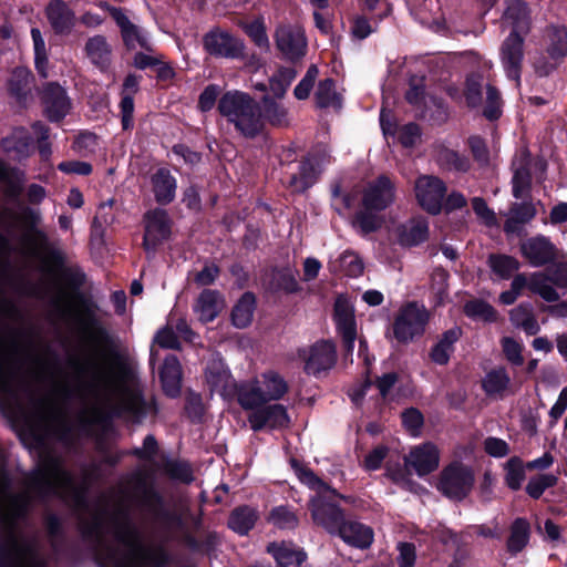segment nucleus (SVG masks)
<instances>
[{"label":"nucleus","instance_id":"nucleus-1","mask_svg":"<svg viewBox=\"0 0 567 567\" xmlns=\"http://www.w3.org/2000/svg\"><path fill=\"white\" fill-rule=\"evenodd\" d=\"M106 409L140 422L152 405L138 389L89 357L70 355L61 367L42 346L0 330V410L16 425L22 443L38 454L20 493H12L0 468V567H47L35 539L20 528L19 520L37 498L79 497L51 443L68 444L79 434H90Z\"/></svg>","mask_w":567,"mask_h":567},{"label":"nucleus","instance_id":"nucleus-2","mask_svg":"<svg viewBox=\"0 0 567 567\" xmlns=\"http://www.w3.org/2000/svg\"><path fill=\"white\" fill-rule=\"evenodd\" d=\"M107 532L114 544H101L97 560L101 567H162L167 554L159 545L146 544L138 529L120 507L110 518L96 516L92 534L100 537Z\"/></svg>","mask_w":567,"mask_h":567},{"label":"nucleus","instance_id":"nucleus-3","mask_svg":"<svg viewBox=\"0 0 567 567\" xmlns=\"http://www.w3.org/2000/svg\"><path fill=\"white\" fill-rule=\"evenodd\" d=\"M218 110L245 137H255L264 128L260 105L245 92L225 93L219 100Z\"/></svg>","mask_w":567,"mask_h":567},{"label":"nucleus","instance_id":"nucleus-4","mask_svg":"<svg viewBox=\"0 0 567 567\" xmlns=\"http://www.w3.org/2000/svg\"><path fill=\"white\" fill-rule=\"evenodd\" d=\"M299 478L316 492L310 502L313 522L334 534L343 522V515L333 499L341 496L309 470H300Z\"/></svg>","mask_w":567,"mask_h":567},{"label":"nucleus","instance_id":"nucleus-5","mask_svg":"<svg viewBox=\"0 0 567 567\" xmlns=\"http://www.w3.org/2000/svg\"><path fill=\"white\" fill-rule=\"evenodd\" d=\"M288 390L284 377L268 370L238 386V402L243 409H255L269 401L280 400Z\"/></svg>","mask_w":567,"mask_h":567},{"label":"nucleus","instance_id":"nucleus-6","mask_svg":"<svg viewBox=\"0 0 567 567\" xmlns=\"http://www.w3.org/2000/svg\"><path fill=\"white\" fill-rule=\"evenodd\" d=\"M430 320L427 309L419 303L411 302L403 307L393 323V333L401 343H409L425 332Z\"/></svg>","mask_w":567,"mask_h":567},{"label":"nucleus","instance_id":"nucleus-7","mask_svg":"<svg viewBox=\"0 0 567 567\" xmlns=\"http://www.w3.org/2000/svg\"><path fill=\"white\" fill-rule=\"evenodd\" d=\"M274 38L277 50L285 59L295 62L306 55L308 43L300 25L281 23L277 27Z\"/></svg>","mask_w":567,"mask_h":567},{"label":"nucleus","instance_id":"nucleus-8","mask_svg":"<svg viewBox=\"0 0 567 567\" xmlns=\"http://www.w3.org/2000/svg\"><path fill=\"white\" fill-rule=\"evenodd\" d=\"M473 484L474 475L471 468L452 464L442 472L439 489L449 498L460 501L471 492Z\"/></svg>","mask_w":567,"mask_h":567},{"label":"nucleus","instance_id":"nucleus-9","mask_svg":"<svg viewBox=\"0 0 567 567\" xmlns=\"http://www.w3.org/2000/svg\"><path fill=\"white\" fill-rule=\"evenodd\" d=\"M395 199V184L386 175L367 183L362 192V206L369 210H383Z\"/></svg>","mask_w":567,"mask_h":567},{"label":"nucleus","instance_id":"nucleus-10","mask_svg":"<svg viewBox=\"0 0 567 567\" xmlns=\"http://www.w3.org/2000/svg\"><path fill=\"white\" fill-rule=\"evenodd\" d=\"M414 193L423 209L430 214H437L441 212L446 187L440 178L432 175H422L415 181Z\"/></svg>","mask_w":567,"mask_h":567},{"label":"nucleus","instance_id":"nucleus-11","mask_svg":"<svg viewBox=\"0 0 567 567\" xmlns=\"http://www.w3.org/2000/svg\"><path fill=\"white\" fill-rule=\"evenodd\" d=\"M143 246L147 254H154L171 235V221L165 210L154 209L144 217Z\"/></svg>","mask_w":567,"mask_h":567},{"label":"nucleus","instance_id":"nucleus-12","mask_svg":"<svg viewBox=\"0 0 567 567\" xmlns=\"http://www.w3.org/2000/svg\"><path fill=\"white\" fill-rule=\"evenodd\" d=\"M520 251L523 257L534 267L551 264L560 257L556 246L549 238L543 235H537L523 241Z\"/></svg>","mask_w":567,"mask_h":567},{"label":"nucleus","instance_id":"nucleus-13","mask_svg":"<svg viewBox=\"0 0 567 567\" xmlns=\"http://www.w3.org/2000/svg\"><path fill=\"white\" fill-rule=\"evenodd\" d=\"M248 422L254 431H260L264 427L284 429L290 423L287 409L281 404H261L258 408L249 409Z\"/></svg>","mask_w":567,"mask_h":567},{"label":"nucleus","instance_id":"nucleus-14","mask_svg":"<svg viewBox=\"0 0 567 567\" xmlns=\"http://www.w3.org/2000/svg\"><path fill=\"white\" fill-rule=\"evenodd\" d=\"M439 451L431 443L414 446L409 454L404 456V466L406 472H414L419 476H424L439 466Z\"/></svg>","mask_w":567,"mask_h":567},{"label":"nucleus","instance_id":"nucleus-15","mask_svg":"<svg viewBox=\"0 0 567 567\" xmlns=\"http://www.w3.org/2000/svg\"><path fill=\"white\" fill-rule=\"evenodd\" d=\"M303 359L305 371L308 374L319 375L334 365L337 360L336 347L331 341H318L309 348Z\"/></svg>","mask_w":567,"mask_h":567},{"label":"nucleus","instance_id":"nucleus-16","mask_svg":"<svg viewBox=\"0 0 567 567\" xmlns=\"http://www.w3.org/2000/svg\"><path fill=\"white\" fill-rule=\"evenodd\" d=\"M205 49L213 55L225 58H238L243 54L241 40L224 31H213L204 38Z\"/></svg>","mask_w":567,"mask_h":567},{"label":"nucleus","instance_id":"nucleus-17","mask_svg":"<svg viewBox=\"0 0 567 567\" xmlns=\"http://www.w3.org/2000/svg\"><path fill=\"white\" fill-rule=\"evenodd\" d=\"M523 38L519 33L512 32L502 45V63L509 79L517 83L520 79V66L523 62Z\"/></svg>","mask_w":567,"mask_h":567},{"label":"nucleus","instance_id":"nucleus-18","mask_svg":"<svg viewBox=\"0 0 567 567\" xmlns=\"http://www.w3.org/2000/svg\"><path fill=\"white\" fill-rule=\"evenodd\" d=\"M206 381L212 391L223 398L238 394L235 380L221 360H212L206 369Z\"/></svg>","mask_w":567,"mask_h":567},{"label":"nucleus","instance_id":"nucleus-19","mask_svg":"<svg viewBox=\"0 0 567 567\" xmlns=\"http://www.w3.org/2000/svg\"><path fill=\"white\" fill-rule=\"evenodd\" d=\"M44 111L51 121L62 120L71 110L65 90L56 83H49L42 92Z\"/></svg>","mask_w":567,"mask_h":567},{"label":"nucleus","instance_id":"nucleus-20","mask_svg":"<svg viewBox=\"0 0 567 567\" xmlns=\"http://www.w3.org/2000/svg\"><path fill=\"white\" fill-rule=\"evenodd\" d=\"M225 307V299L217 290L205 289L196 298L193 312L200 322L207 323L214 321Z\"/></svg>","mask_w":567,"mask_h":567},{"label":"nucleus","instance_id":"nucleus-21","mask_svg":"<svg viewBox=\"0 0 567 567\" xmlns=\"http://www.w3.org/2000/svg\"><path fill=\"white\" fill-rule=\"evenodd\" d=\"M45 17L56 34H70L76 23L74 11L63 0H51L45 8Z\"/></svg>","mask_w":567,"mask_h":567},{"label":"nucleus","instance_id":"nucleus-22","mask_svg":"<svg viewBox=\"0 0 567 567\" xmlns=\"http://www.w3.org/2000/svg\"><path fill=\"white\" fill-rule=\"evenodd\" d=\"M334 320L348 352L353 350L357 336L353 308L348 299L339 297L334 303Z\"/></svg>","mask_w":567,"mask_h":567},{"label":"nucleus","instance_id":"nucleus-23","mask_svg":"<svg viewBox=\"0 0 567 567\" xmlns=\"http://www.w3.org/2000/svg\"><path fill=\"white\" fill-rule=\"evenodd\" d=\"M530 156L525 150L520 151L513 161L512 193L517 199L528 195L532 186Z\"/></svg>","mask_w":567,"mask_h":567},{"label":"nucleus","instance_id":"nucleus-24","mask_svg":"<svg viewBox=\"0 0 567 567\" xmlns=\"http://www.w3.org/2000/svg\"><path fill=\"white\" fill-rule=\"evenodd\" d=\"M110 13L120 27L123 40L128 49L140 47L151 51L150 40L146 33L137 25L133 24L121 9L111 8Z\"/></svg>","mask_w":567,"mask_h":567},{"label":"nucleus","instance_id":"nucleus-25","mask_svg":"<svg viewBox=\"0 0 567 567\" xmlns=\"http://www.w3.org/2000/svg\"><path fill=\"white\" fill-rule=\"evenodd\" d=\"M429 235L427 221L424 218H412L396 226L393 236L402 246H415L424 241Z\"/></svg>","mask_w":567,"mask_h":567},{"label":"nucleus","instance_id":"nucleus-26","mask_svg":"<svg viewBox=\"0 0 567 567\" xmlns=\"http://www.w3.org/2000/svg\"><path fill=\"white\" fill-rule=\"evenodd\" d=\"M536 207L530 202L514 203L505 214L504 230L506 234H520L524 226L536 216Z\"/></svg>","mask_w":567,"mask_h":567},{"label":"nucleus","instance_id":"nucleus-27","mask_svg":"<svg viewBox=\"0 0 567 567\" xmlns=\"http://www.w3.org/2000/svg\"><path fill=\"white\" fill-rule=\"evenodd\" d=\"M334 534H338L344 543L358 548H367L373 542L372 529L354 520H343Z\"/></svg>","mask_w":567,"mask_h":567},{"label":"nucleus","instance_id":"nucleus-28","mask_svg":"<svg viewBox=\"0 0 567 567\" xmlns=\"http://www.w3.org/2000/svg\"><path fill=\"white\" fill-rule=\"evenodd\" d=\"M329 162V156L326 154L318 157L310 155L300 166L299 176H292L290 185L295 192H303L309 188L317 175L321 172L323 164Z\"/></svg>","mask_w":567,"mask_h":567},{"label":"nucleus","instance_id":"nucleus-29","mask_svg":"<svg viewBox=\"0 0 567 567\" xmlns=\"http://www.w3.org/2000/svg\"><path fill=\"white\" fill-rule=\"evenodd\" d=\"M279 567H299L307 558V554L291 543H272L267 547Z\"/></svg>","mask_w":567,"mask_h":567},{"label":"nucleus","instance_id":"nucleus-30","mask_svg":"<svg viewBox=\"0 0 567 567\" xmlns=\"http://www.w3.org/2000/svg\"><path fill=\"white\" fill-rule=\"evenodd\" d=\"M503 21L513 28L512 32L527 33L530 28L527 4L522 0H511L504 11Z\"/></svg>","mask_w":567,"mask_h":567},{"label":"nucleus","instance_id":"nucleus-31","mask_svg":"<svg viewBox=\"0 0 567 567\" xmlns=\"http://www.w3.org/2000/svg\"><path fill=\"white\" fill-rule=\"evenodd\" d=\"M161 381L165 393L172 398L178 395L182 382V368L175 355H168L161 370Z\"/></svg>","mask_w":567,"mask_h":567},{"label":"nucleus","instance_id":"nucleus-32","mask_svg":"<svg viewBox=\"0 0 567 567\" xmlns=\"http://www.w3.org/2000/svg\"><path fill=\"white\" fill-rule=\"evenodd\" d=\"M89 60L99 69L106 70L111 63L112 49L103 35H94L85 43Z\"/></svg>","mask_w":567,"mask_h":567},{"label":"nucleus","instance_id":"nucleus-33","mask_svg":"<svg viewBox=\"0 0 567 567\" xmlns=\"http://www.w3.org/2000/svg\"><path fill=\"white\" fill-rule=\"evenodd\" d=\"M155 198L161 204H168L175 197L176 181L165 168L158 169L152 177Z\"/></svg>","mask_w":567,"mask_h":567},{"label":"nucleus","instance_id":"nucleus-34","mask_svg":"<svg viewBox=\"0 0 567 567\" xmlns=\"http://www.w3.org/2000/svg\"><path fill=\"white\" fill-rule=\"evenodd\" d=\"M460 336L461 330L458 328H452L445 331L441 339L433 346L430 352L431 360L436 364H446L454 351V343L458 340Z\"/></svg>","mask_w":567,"mask_h":567},{"label":"nucleus","instance_id":"nucleus-35","mask_svg":"<svg viewBox=\"0 0 567 567\" xmlns=\"http://www.w3.org/2000/svg\"><path fill=\"white\" fill-rule=\"evenodd\" d=\"M511 378L504 368H496L486 373L483 389L489 396L503 398L509 390Z\"/></svg>","mask_w":567,"mask_h":567},{"label":"nucleus","instance_id":"nucleus-36","mask_svg":"<svg viewBox=\"0 0 567 567\" xmlns=\"http://www.w3.org/2000/svg\"><path fill=\"white\" fill-rule=\"evenodd\" d=\"M396 379L398 378L395 373H386L378 379L375 385H373L370 381H365L360 386L351 390V400L355 404H359L363 400L367 392L371 390H377L381 398H385L390 389L395 384Z\"/></svg>","mask_w":567,"mask_h":567},{"label":"nucleus","instance_id":"nucleus-37","mask_svg":"<svg viewBox=\"0 0 567 567\" xmlns=\"http://www.w3.org/2000/svg\"><path fill=\"white\" fill-rule=\"evenodd\" d=\"M512 323L523 329L527 334L535 336L539 331V324L529 305H519L509 312Z\"/></svg>","mask_w":567,"mask_h":567},{"label":"nucleus","instance_id":"nucleus-38","mask_svg":"<svg viewBox=\"0 0 567 567\" xmlns=\"http://www.w3.org/2000/svg\"><path fill=\"white\" fill-rule=\"evenodd\" d=\"M255 310V297L246 292L238 300L231 311V321L236 328L243 329L251 323Z\"/></svg>","mask_w":567,"mask_h":567},{"label":"nucleus","instance_id":"nucleus-39","mask_svg":"<svg viewBox=\"0 0 567 567\" xmlns=\"http://www.w3.org/2000/svg\"><path fill=\"white\" fill-rule=\"evenodd\" d=\"M553 285V276H548L546 271L530 274L529 290L539 295L546 301H556L559 299V293Z\"/></svg>","mask_w":567,"mask_h":567},{"label":"nucleus","instance_id":"nucleus-40","mask_svg":"<svg viewBox=\"0 0 567 567\" xmlns=\"http://www.w3.org/2000/svg\"><path fill=\"white\" fill-rule=\"evenodd\" d=\"M315 97L319 107H332L334 110H339L342 105V97L336 91L334 82L331 79H326L319 82Z\"/></svg>","mask_w":567,"mask_h":567},{"label":"nucleus","instance_id":"nucleus-41","mask_svg":"<svg viewBox=\"0 0 567 567\" xmlns=\"http://www.w3.org/2000/svg\"><path fill=\"white\" fill-rule=\"evenodd\" d=\"M332 271H340L350 277L362 275L364 266L362 259L353 251L342 252L338 259L331 261Z\"/></svg>","mask_w":567,"mask_h":567},{"label":"nucleus","instance_id":"nucleus-42","mask_svg":"<svg viewBox=\"0 0 567 567\" xmlns=\"http://www.w3.org/2000/svg\"><path fill=\"white\" fill-rule=\"evenodd\" d=\"M256 520V511L248 506H244L231 513L228 525L234 532L245 535L254 527Z\"/></svg>","mask_w":567,"mask_h":567},{"label":"nucleus","instance_id":"nucleus-43","mask_svg":"<svg viewBox=\"0 0 567 567\" xmlns=\"http://www.w3.org/2000/svg\"><path fill=\"white\" fill-rule=\"evenodd\" d=\"M547 38V51L553 60L557 61L567 55V30L564 27H551Z\"/></svg>","mask_w":567,"mask_h":567},{"label":"nucleus","instance_id":"nucleus-44","mask_svg":"<svg viewBox=\"0 0 567 567\" xmlns=\"http://www.w3.org/2000/svg\"><path fill=\"white\" fill-rule=\"evenodd\" d=\"M264 120L274 126H286L289 124L288 110L280 103L274 101L269 95L262 97Z\"/></svg>","mask_w":567,"mask_h":567},{"label":"nucleus","instance_id":"nucleus-45","mask_svg":"<svg viewBox=\"0 0 567 567\" xmlns=\"http://www.w3.org/2000/svg\"><path fill=\"white\" fill-rule=\"evenodd\" d=\"M375 210L363 209L355 214L352 226L361 235L377 231L383 224V218Z\"/></svg>","mask_w":567,"mask_h":567},{"label":"nucleus","instance_id":"nucleus-46","mask_svg":"<svg viewBox=\"0 0 567 567\" xmlns=\"http://www.w3.org/2000/svg\"><path fill=\"white\" fill-rule=\"evenodd\" d=\"M529 539V524L523 519L517 518L511 528V536L507 542V548L511 553L520 551L528 543Z\"/></svg>","mask_w":567,"mask_h":567},{"label":"nucleus","instance_id":"nucleus-47","mask_svg":"<svg viewBox=\"0 0 567 567\" xmlns=\"http://www.w3.org/2000/svg\"><path fill=\"white\" fill-rule=\"evenodd\" d=\"M134 498L147 509H155L159 504V496L155 492L154 487L146 482V480L138 477L136 480L134 492Z\"/></svg>","mask_w":567,"mask_h":567},{"label":"nucleus","instance_id":"nucleus-48","mask_svg":"<svg viewBox=\"0 0 567 567\" xmlns=\"http://www.w3.org/2000/svg\"><path fill=\"white\" fill-rule=\"evenodd\" d=\"M32 140L23 128L13 132L12 136L3 141V146L8 152H16L17 158L25 157L30 154Z\"/></svg>","mask_w":567,"mask_h":567},{"label":"nucleus","instance_id":"nucleus-49","mask_svg":"<svg viewBox=\"0 0 567 567\" xmlns=\"http://www.w3.org/2000/svg\"><path fill=\"white\" fill-rule=\"evenodd\" d=\"M488 265L493 272L502 279H508L519 268V261L507 255H491Z\"/></svg>","mask_w":567,"mask_h":567},{"label":"nucleus","instance_id":"nucleus-50","mask_svg":"<svg viewBox=\"0 0 567 567\" xmlns=\"http://www.w3.org/2000/svg\"><path fill=\"white\" fill-rule=\"evenodd\" d=\"M464 312L467 317L475 320L493 322L497 319L496 310L489 303L482 300H471L466 302Z\"/></svg>","mask_w":567,"mask_h":567},{"label":"nucleus","instance_id":"nucleus-51","mask_svg":"<svg viewBox=\"0 0 567 567\" xmlns=\"http://www.w3.org/2000/svg\"><path fill=\"white\" fill-rule=\"evenodd\" d=\"M31 37L33 41L35 68L42 76H47L48 54L44 39L38 28L31 30Z\"/></svg>","mask_w":567,"mask_h":567},{"label":"nucleus","instance_id":"nucleus-52","mask_svg":"<svg viewBox=\"0 0 567 567\" xmlns=\"http://www.w3.org/2000/svg\"><path fill=\"white\" fill-rule=\"evenodd\" d=\"M296 78V71L291 68H284L280 69L277 74H275L269 82V89L274 96L276 97H282L292 82V80Z\"/></svg>","mask_w":567,"mask_h":567},{"label":"nucleus","instance_id":"nucleus-53","mask_svg":"<svg viewBox=\"0 0 567 567\" xmlns=\"http://www.w3.org/2000/svg\"><path fill=\"white\" fill-rule=\"evenodd\" d=\"M505 482L507 486L514 491L519 489L525 478V471L520 458H509L505 465Z\"/></svg>","mask_w":567,"mask_h":567},{"label":"nucleus","instance_id":"nucleus-54","mask_svg":"<svg viewBox=\"0 0 567 567\" xmlns=\"http://www.w3.org/2000/svg\"><path fill=\"white\" fill-rule=\"evenodd\" d=\"M31 74L24 68L16 69L9 80V90L17 97H22L27 94L30 87Z\"/></svg>","mask_w":567,"mask_h":567},{"label":"nucleus","instance_id":"nucleus-55","mask_svg":"<svg viewBox=\"0 0 567 567\" xmlns=\"http://www.w3.org/2000/svg\"><path fill=\"white\" fill-rule=\"evenodd\" d=\"M557 476L554 474H540L532 477L526 486L527 494L533 498H539L548 487L556 485Z\"/></svg>","mask_w":567,"mask_h":567},{"label":"nucleus","instance_id":"nucleus-56","mask_svg":"<svg viewBox=\"0 0 567 567\" xmlns=\"http://www.w3.org/2000/svg\"><path fill=\"white\" fill-rule=\"evenodd\" d=\"M483 79L481 75L474 74L467 78L465 86V99L467 105L475 107L482 101Z\"/></svg>","mask_w":567,"mask_h":567},{"label":"nucleus","instance_id":"nucleus-57","mask_svg":"<svg viewBox=\"0 0 567 567\" xmlns=\"http://www.w3.org/2000/svg\"><path fill=\"white\" fill-rule=\"evenodd\" d=\"M357 198V194H352L349 192H343L340 186H334L332 188V207L340 215L349 210Z\"/></svg>","mask_w":567,"mask_h":567},{"label":"nucleus","instance_id":"nucleus-58","mask_svg":"<svg viewBox=\"0 0 567 567\" xmlns=\"http://www.w3.org/2000/svg\"><path fill=\"white\" fill-rule=\"evenodd\" d=\"M244 30L259 48L269 49V39L261 20L244 24Z\"/></svg>","mask_w":567,"mask_h":567},{"label":"nucleus","instance_id":"nucleus-59","mask_svg":"<svg viewBox=\"0 0 567 567\" xmlns=\"http://www.w3.org/2000/svg\"><path fill=\"white\" fill-rule=\"evenodd\" d=\"M318 73L319 71L316 65H311L307 70V73L293 90V94L298 100H306L309 97L310 92L315 85L316 79L318 76Z\"/></svg>","mask_w":567,"mask_h":567},{"label":"nucleus","instance_id":"nucleus-60","mask_svg":"<svg viewBox=\"0 0 567 567\" xmlns=\"http://www.w3.org/2000/svg\"><path fill=\"white\" fill-rule=\"evenodd\" d=\"M270 522L279 528H293L298 524L296 515L286 507L274 508L270 513Z\"/></svg>","mask_w":567,"mask_h":567},{"label":"nucleus","instance_id":"nucleus-61","mask_svg":"<svg viewBox=\"0 0 567 567\" xmlns=\"http://www.w3.org/2000/svg\"><path fill=\"white\" fill-rule=\"evenodd\" d=\"M178 336L173 328V320H171L163 329H161L155 336V342L166 349H178L179 341Z\"/></svg>","mask_w":567,"mask_h":567},{"label":"nucleus","instance_id":"nucleus-62","mask_svg":"<svg viewBox=\"0 0 567 567\" xmlns=\"http://www.w3.org/2000/svg\"><path fill=\"white\" fill-rule=\"evenodd\" d=\"M502 348L506 359L515 365H520L524 362L522 350L523 346L518 341L509 337L502 339Z\"/></svg>","mask_w":567,"mask_h":567},{"label":"nucleus","instance_id":"nucleus-63","mask_svg":"<svg viewBox=\"0 0 567 567\" xmlns=\"http://www.w3.org/2000/svg\"><path fill=\"white\" fill-rule=\"evenodd\" d=\"M402 423L412 436H417L423 425V416L416 409H409L402 413Z\"/></svg>","mask_w":567,"mask_h":567},{"label":"nucleus","instance_id":"nucleus-64","mask_svg":"<svg viewBox=\"0 0 567 567\" xmlns=\"http://www.w3.org/2000/svg\"><path fill=\"white\" fill-rule=\"evenodd\" d=\"M472 207L476 216L486 225V226H496L497 218L495 213L488 208L486 202L481 197H474L472 199Z\"/></svg>","mask_w":567,"mask_h":567}]
</instances>
